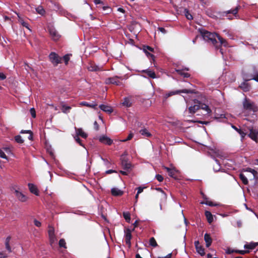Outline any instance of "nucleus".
Wrapping results in <instances>:
<instances>
[{
  "mask_svg": "<svg viewBox=\"0 0 258 258\" xmlns=\"http://www.w3.org/2000/svg\"><path fill=\"white\" fill-rule=\"evenodd\" d=\"M200 32L203 39L208 42H211L216 49H220V52L223 55V51L221 46L226 47L228 43L226 40L223 39L219 34L216 33H212L205 29H200Z\"/></svg>",
  "mask_w": 258,
  "mask_h": 258,
  "instance_id": "f257e3e1",
  "label": "nucleus"
},
{
  "mask_svg": "<svg viewBox=\"0 0 258 258\" xmlns=\"http://www.w3.org/2000/svg\"><path fill=\"white\" fill-rule=\"evenodd\" d=\"M243 109L248 110L256 112L258 110V107L255 105L254 103L251 102L250 99L245 98L242 102Z\"/></svg>",
  "mask_w": 258,
  "mask_h": 258,
  "instance_id": "f03ea898",
  "label": "nucleus"
},
{
  "mask_svg": "<svg viewBox=\"0 0 258 258\" xmlns=\"http://www.w3.org/2000/svg\"><path fill=\"white\" fill-rule=\"evenodd\" d=\"M49 59L54 67H56L62 62V58L54 52H51L49 55Z\"/></svg>",
  "mask_w": 258,
  "mask_h": 258,
  "instance_id": "7ed1b4c3",
  "label": "nucleus"
},
{
  "mask_svg": "<svg viewBox=\"0 0 258 258\" xmlns=\"http://www.w3.org/2000/svg\"><path fill=\"white\" fill-rule=\"evenodd\" d=\"M121 165L122 168L127 171H130L133 167L131 162H128L127 159L125 157L121 156Z\"/></svg>",
  "mask_w": 258,
  "mask_h": 258,
  "instance_id": "20e7f679",
  "label": "nucleus"
},
{
  "mask_svg": "<svg viewBox=\"0 0 258 258\" xmlns=\"http://www.w3.org/2000/svg\"><path fill=\"white\" fill-rule=\"evenodd\" d=\"M124 233L125 243L128 245V247L130 248L131 246V240L132 238V231L130 229L126 228L124 229Z\"/></svg>",
  "mask_w": 258,
  "mask_h": 258,
  "instance_id": "39448f33",
  "label": "nucleus"
},
{
  "mask_svg": "<svg viewBox=\"0 0 258 258\" xmlns=\"http://www.w3.org/2000/svg\"><path fill=\"white\" fill-rule=\"evenodd\" d=\"M164 168L168 172L169 176L174 178L175 179H178L179 177V172L175 169L170 168L169 167H165Z\"/></svg>",
  "mask_w": 258,
  "mask_h": 258,
  "instance_id": "423d86ee",
  "label": "nucleus"
},
{
  "mask_svg": "<svg viewBox=\"0 0 258 258\" xmlns=\"http://www.w3.org/2000/svg\"><path fill=\"white\" fill-rule=\"evenodd\" d=\"M248 137L256 143H258V130L255 128H251L249 131Z\"/></svg>",
  "mask_w": 258,
  "mask_h": 258,
  "instance_id": "0eeeda50",
  "label": "nucleus"
},
{
  "mask_svg": "<svg viewBox=\"0 0 258 258\" xmlns=\"http://www.w3.org/2000/svg\"><path fill=\"white\" fill-rule=\"evenodd\" d=\"M118 77L115 76L113 77L108 78L105 80V83L106 84H114L116 85H119L120 82L118 80Z\"/></svg>",
  "mask_w": 258,
  "mask_h": 258,
  "instance_id": "6e6552de",
  "label": "nucleus"
},
{
  "mask_svg": "<svg viewBox=\"0 0 258 258\" xmlns=\"http://www.w3.org/2000/svg\"><path fill=\"white\" fill-rule=\"evenodd\" d=\"M240 7L239 6H237L233 9H231L228 11H226L223 12V16L228 17L229 14H232L234 16L236 17V15L238 13V12L240 9Z\"/></svg>",
  "mask_w": 258,
  "mask_h": 258,
  "instance_id": "1a4fd4ad",
  "label": "nucleus"
},
{
  "mask_svg": "<svg viewBox=\"0 0 258 258\" xmlns=\"http://www.w3.org/2000/svg\"><path fill=\"white\" fill-rule=\"evenodd\" d=\"M49 32L51 38L54 41H57L59 39L60 35L57 32V31L54 28H49Z\"/></svg>",
  "mask_w": 258,
  "mask_h": 258,
  "instance_id": "9d476101",
  "label": "nucleus"
},
{
  "mask_svg": "<svg viewBox=\"0 0 258 258\" xmlns=\"http://www.w3.org/2000/svg\"><path fill=\"white\" fill-rule=\"evenodd\" d=\"M99 141L101 143L107 145H111L113 143V141L111 139L105 136L100 137L99 139Z\"/></svg>",
  "mask_w": 258,
  "mask_h": 258,
  "instance_id": "9b49d317",
  "label": "nucleus"
},
{
  "mask_svg": "<svg viewBox=\"0 0 258 258\" xmlns=\"http://www.w3.org/2000/svg\"><path fill=\"white\" fill-rule=\"evenodd\" d=\"M15 193L17 198L22 202H25L27 201V198L24 195L22 192L19 191L18 190L16 189L15 190Z\"/></svg>",
  "mask_w": 258,
  "mask_h": 258,
  "instance_id": "f8f14e48",
  "label": "nucleus"
},
{
  "mask_svg": "<svg viewBox=\"0 0 258 258\" xmlns=\"http://www.w3.org/2000/svg\"><path fill=\"white\" fill-rule=\"evenodd\" d=\"M180 93H192V91L191 90H188V89H182V90H177V91H171L168 94L167 96L169 97L172 95L177 94H179Z\"/></svg>",
  "mask_w": 258,
  "mask_h": 258,
  "instance_id": "ddd939ff",
  "label": "nucleus"
},
{
  "mask_svg": "<svg viewBox=\"0 0 258 258\" xmlns=\"http://www.w3.org/2000/svg\"><path fill=\"white\" fill-rule=\"evenodd\" d=\"M28 186L29 189L31 193L33 194L36 196L39 195V191H38V189H37V187L36 186V185H35L33 183H28Z\"/></svg>",
  "mask_w": 258,
  "mask_h": 258,
  "instance_id": "4468645a",
  "label": "nucleus"
},
{
  "mask_svg": "<svg viewBox=\"0 0 258 258\" xmlns=\"http://www.w3.org/2000/svg\"><path fill=\"white\" fill-rule=\"evenodd\" d=\"M99 108L103 111L108 113H111L113 111L112 108L111 106L104 104L99 105Z\"/></svg>",
  "mask_w": 258,
  "mask_h": 258,
  "instance_id": "2eb2a0df",
  "label": "nucleus"
},
{
  "mask_svg": "<svg viewBox=\"0 0 258 258\" xmlns=\"http://www.w3.org/2000/svg\"><path fill=\"white\" fill-rule=\"evenodd\" d=\"M111 193L112 196L117 197L122 196L123 192L117 188L113 187L111 189Z\"/></svg>",
  "mask_w": 258,
  "mask_h": 258,
  "instance_id": "dca6fc26",
  "label": "nucleus"
},
{
  "mask_svg": "<svg viewBox=\"0 0 258 258\" xmlns=\"http://www.w3.org/2000/svg\"><path fill=\"white\" fill-rule=\"evenodd\" d=\"M122 104L123 106H125L126 107H130L132 105V102L131 97H125L123 99V100L122 102Z\"/></svg>",
  "mask_w": 258,
  "mask_h": 258,
  "instance_id": "f3484780",
  "label": "nucleus"
},
{
  "mask_svg": "<svg viewBox=\"0 0 258 258\" xmlns=\"http://www.w3.org/2000/svg\"><path fill=\"white\" fill-rule=\"evenodd\" d=\"M142 72L146 74L147 75L149 78H151L152 79H155V78H156V75L154 71H152V70H151L150 69H147V70H143Z\"/></svg>",
  "mask_w": 258,
  "mask_h": 258,
  "instance_id": "a211bd4d",
  "label": "nucleus"
},
{
  "mask_svg": "<svg viewBox=\"0 0 258 258\" xmlns=\"http://www.w3.org/2000/svg\"><path fill=\"white\" fill-rule=\"evenodd\" d=\"M204 240L206 242V245L207 247H209L212 242V239L211 236L208 233H206L204 235Z\"/></svg>",
  "mask_w": 258,
  "mask_h": 258,
  "instance_id": "6ab92c4d",
  "label": "nucleus"
},
{
  "mask_svg": "<svg viewBox=\"0 0 258 258\" xmlns=\"http://www.w3.org/2000/svg\"><path fill=\"white\" fill-rule=\"evenodd\" d=\"M200 104H195L193 106H191L188 108V111L190 113L194 114L195 113L197 110H199L200 109Z\"/></svg>",
  "mask_w": 258,
  "mask_h": 258,
  "instance_id": "aec40b11",
  "label": "nucleus"
},
{
  "mask_svg": "<svg viewBox=\"0 0 258 258\" xmlns=\"http://www.w3.org/2000/svg\"><path fill=\"white\" fill-rule=\"evenodd\" d=\"M76 128V133H77V136H81V137H82L83 138H84V139H86L87 138V134H86L85 132H84V131H83V130L82 128H77L76 127L75 128Z\"/></svg>",
  "mask_w": 258,
  "mask_h": 258,
  "instance_id": "412c9836",
  "label": "nucleus"
},
{
  "mask_svg": "<svg viewBox=\"0 0 258 258\" xmlns=\"http://www.w3.org/2000/svg\"><path fill=\"white\" fill-rule=\"evenodd\" d=\"M205 216L207 219L208 222L211 224L213 221V217L212 213L208 211H206L205 212Z\"/></svg>",
  "mask_w": 258,
  "mask_h": 258,
  "instance_id": "4be33fe9",
  "label": "nucleus"
},
{
  "mask_svg": "<svg viewBox=\"0 0 258 258\" xmlns=\"http://www.w3.org/2000/svg\"><path fill=\"white\" fill-rule=\"evenodd\" d=\"M239 87L242 89L244 91L247 92L249 90L250 85L246 82H243L239 86Z\"/></svg>",
  "mask_w": 258,
  "mask_h": 258,
  "instance_id": "5701e85b",
  "label": "nucleus"
},
{
  "mask_svg": "<svg viewBox=\"0 0 258 258\" xmlns=\"http://www.w3.org/2000/svg\"><path fill=\"white\" fill-rule=\"evenodd\" d=\"M80 104L82 106L89 107L95 109L97 105L96 104H90L87 102L83 101L80 102Z\"/></svg>",
  "mask_w": 258,
  "mask_h": 258,
  "instance_id": "b1692460",
  "label": "nucleus"
},
{
  "mask_svg": "<svg viewBox=\"0 0 258 258\" xmlns=\"http://www.w3.org/2000/svg\"><path fill=\"white\" fill-rule=\"evenodd\" d=\"M140 133L145 137H150L152 136L151 134L148 132L146 128L142 129L140 131Z\"/></svg>",
  "mask_w": 258,
  "mask_h": 258,
  "instance_id": "393cba45",
  "label": "nucleus"
},
{
  "mask_svg": "<svg viewBox=\"0 0 258 258\" xmlns=\"http://www.w3.org/2000/svg\"><path fill=\"white\" fill-rule=\"evenodd\" d=\"M239 178L242 181V183L244 185H247L248 183V179H247L246 177L242 173L239 174Z\"/></svg>",
  "mask_w": 258,
  "mask_h": 258,
  "instance_id": "a878e982",
  "label": "nucleus"
},
{
  "mask_svg": "<svg viewBox=\"0 0 258 258\" xmlns=\"http://www.w3.org/2000/svg\"><path fill=\"white\" fill-rule=\"evenodd\" d=\"M232 127L239 134L242 138H243L245 136L246 134L240 128H238L234 125H232Z\"/></svg>",
  "mask_w": 258,
  "mask_h": 258,
  "instance_id": "bb28decb",
  "label": "nucleus"
},
{
  "mask_svg": "<svg viewBox=\"0 0 258 258\" xmlns=\"http://www.w3.org/2000/svg\"><path fill=\"white\" fill-rule=\"evenodd\" d=\"M122 215H123V218L126 220V221L128 223H130V220H131L130 213L128 212H124L122 213Z\"/></svg>",
  "mask_w": 258,
  "mask_h": 258,
  "instance_id": "cd10ccee",
  "label": "nucleus"
},
{
  "mask_svg": "<svg viewBox=\"0 0 258 258\" xmlns=\"http://www.w3.org/2000/svg\"><path fill=\"white\" fill-rule=\"evenodd\" d=\"M72 54H67L64 55L62 58V60H63L64 62L66 65H67L69 63V61L70 59V56H72Z\"/></svg>",
  "mask_w": 258,
  "mask_h": 258,
  "instance_id": "c85d7f7f",
  "label": "nucleus"
},
{
  "mask_svg": "<svg viewBox=\"0 0 258 258\" xmlns=\"http://www.w3.org/2000/svg\"><path fill=\"white\" fill-rule=\"evenodd\" d=\"M149 244L153 247H156L158 246V244H157L155 238L153 237L150 238Z\"/></svg>",
  "mask_w": 258,
  "mask_h": 258,
  "instance_id": "c756f323",
  "label": "nucleus"
},
{
  "mask_svg": "<svg viewBox=\"0 0 258 258\" xmlns=\"http://www.w3.org/2000/svg\"><path fill=\"white\" fill-rule=\"evenodd\" d=\"M176 72L178 74L183 76L184 78H188L190 77V74L187 73L183 72L182 70H176Z\"/></svg>",
  "mask_w": 258,
  "mask_h": 258,
  "instance_id": "7c9ffc66",
  "label": "nucleus"
},
{
  "mask_svg": "<svg viewBox=\"0 0 258 258\" xmlns=\"http://www.w3.org/2000/svg\"><path fill=\"white\" fill-rule=\"evenodd\" d=\"M36 11L38 14L42 16L44 15L45 13V11L42 6H38L36 8Z\"/></svg>",
  "mask_w": 258,
  "mask_h": 258,
  "instance_id": "2f4dec72",
  "label": "nucleus"
},
{
  "mask_svg": "<svg viewBox=\"0 0 258 258\" xmlns=\"http://www.w3.org/2000/svg\"><path fill=\"white\" fill-rule=\"evenodd\" d=\"M199 104H200V109H203V110H205L208 113H209L211 112V109H210L209 107L206 105V104H201V103H199Z\"/></svg>",
  "mask_w": 258,
  "mask_h": 258,
  "instance_id": "473e14b6",
  "label": "nucleus"
},
{
  "mask_svg": "<svg viewBox=\"0 0 258 258\" xmlns=\"http://www.w3.org/2000/svg\"><path fill=\"white\" fill-rule=\"evenodd\" d=\"M257 244L255 243H250L249 244L244 245V247L245 248L248 249H253L255 248Z\"/></svg>",
  "mask_w": 258,
  "mask_h": 258,
  "instance_id": "72a5a7b5",
  "label": "nucleus"
},
{
  "mask_svg": "<svg viewBox=\"0 0 258 258\" xmlns=\"http://www.w3.org/2000/svg\"><path fill=\"white\" fill-rule=\"evenodd\" d=\"M197 252L202 256L205 254V249L202 246H200L196 248Z\"/></svg>",
  "mask_w": 258,
  "mask_h": 258,
  "instance_id": "f704fd0d",
  "label": "nucleus"
},
{
  "mask_svg": "<svg viewBox=\"0 0 258 258\" xmlns=\"http://www.w3.org/2000/svg\"><path fill=\"white\" fill-rule=\"evenodd\" d=\"M21 134L28 133L29 135L28 137L29 140H32L33 139V133L30 130H22L20 132Z\"/></svg>",
  "mask_w": 258,
  "mask_h": 258,
  "instance_id": "c9c22d12",
  "label": "nucleus"
},
{
  "mask_svg": "<svg viewBox=\"0 0 258 258\" xmlns=\"http://www.w3.org/2000/svg\"><path fill=\"white\" fill-rule=\"evenodd\" d=\"M71 109V107L69 106H67L66 105H62V112L64 113H67L70 112V109Z\"/></svg>",
  "mask_w": 258,
  "mask_h": 258,
  "instance_id": "e433bc0d",
  "label": "nucleus"
},
{
  "mask_svg": "<svg viewBox=\"0 0 258 258\" xmlns=\"http://www.w3.org/2000/svg\"><path fill=\"white\" fill-rule=\"evenodd\" d=\"M101 8L104 11V14H108L111 11V8L108 6H102Z\"/></svg>",
  "mask_w": 258,
  "mask_h": 258,
  "instance_id": "4c0bfd02",
  "label": "nucleus"
},
{
  "mask_svg": "<svg viewBox=\"0 0 258 258\" xmlns=\"http://www.w3.org/2000/svg\"><path fill=\"white\" fill-rule=\"evenodd\" d=\"M201 204H205L211 207L217 206L218 205V204H214L213 202H212V201H209L208 200L206 201L205 202H202Z\"/></svg>",
  "mask_w": 258,
  "mask_h": 258,
  "instance_id": "58836bf2",
  "label": "nucleus"
},
{
  "mask_svg": "<svg viewBox=\"0 0 258 258\" xmlns=\"http://www.w3.org/2000/svg\"><path fill=\"white\" fill-rule=\"evenodd\" d=\"M144 51H150L152 52H154V49L152 47H150L148 45H144L143 48Z\"/></svg>",
  "mask_w": 258,
  "mask_h": 258,
  "instance_id": "ea45409f",
  "label": "nucleus"
},
{
  "mask_svg": "<svg viewBox=\"0 0 258 258\" xmlns=\"http://www.w3.org/2000/svg\"><path fill=\"white\" fill-rule=\"evenodd\" d=\"M15 141L19 144H22L24 143V140L22 139V137L20 135H17L15 137Z\"/></svg>",
  "mask_w": 258,
  "mask_h": 258,
  "instance_id": "a19ab883",
  "label": "nucleus"
},
{
  "mask_svg": "<svg viewBox=\"0 0 258 258\" xmlns=\"http://www.w3.org/2000/svg\"><path fill=\"white\" fill-rule=\"evenodd\" d=\"M88 69L90 71H98L100 70L99 67L96 65H91Z\"/></svg>",
  "mask_w": 258,
  "mask_h": 258,
  "instance_id": "79ce46f5",
  "label": "nucleus"
},
{
  "mask_svg": "<svg viewBox=\"0 0 258 258\" xmlns=\"http://www.w3.org/2000/svg\"><path fill=\"white\" fill-rule=\"evenodd\" d=\"M59 246L60 247H63L67 248L66 243L65 240L63 238L60 239L59 241Z\"/></svg>",
  "mask_w": 258,
  "mask_h": 258,
  "instance_id": "37998d69",
  "label": "nucleus"
},
{
  "mask_svg": "<svg viewBox=\"0 0 258 258\" xmlns=\"http://www.w3.org/2000/svg\"><path fill=\"white\" fill-rule=\"evenodd\" d=\"M49 239L50 244L52 247L53 244L55 243L56 241V237L55 236H49Z\"/></svg>",
  "mask_w": 258,
  "mask_h": 258,
  "instance_id": "c03bdc74",
  "label": "nucleus"
},
{
  "mask_svg": "<svg viewBox=\"0 0 258 258\" xmlns=\"http://www.w3.org/2000/svg\"><path fill=\"white\" fill-rule=\"evenodd\" d=\"M144 52L146 53V55L148 56V58L152 59L153 61H155V56L153 54L150 53L149 52L147 51Z\"/></svg>",
  "mask_w": 258,
  "mask_h": 258,
  "instance_id": "a18cd8bd",
  "label": "nucleus"
},
{
  "mask_svg": "<svg viewBox=\"0 0 258 258\" xmlns=\"http://www.w3.org/2000/svg\"><path fill=\"white\" fill-rule=\"evenodd\" d=\"M185 16L188 20H192L193 19L192 16L189 13L188 11L186 9L185 10Z\"/></svg>",
  "mask_w": 258,
  "mask_h": 258,
  "instance_id": "49530a36",
  "label": "nucleus"
},
{
  "mask_svg": "<svg viewBox=\"0 0 258 258\" xmlns=\"http://www.w3.org/2000/svg\"><path fill=\"white\" fill-rule=\"evenodd\" d=\"M235 252L243 255L245 254V253L249 252V251L248 250H235Z\"/></svg>",
  "mask_w": 258,
  "mask_h": 258,
  "instance_id": "de8ad7c7",
  "label": "nucleus"
},
{
  "mask_svg": "<svg viewBox=\"0 0 258 258\" xmlns=\"http://www.w3.org/2000/svg\"><path fill=\"white\" fill-rule=\"evenodd\" d=\"M133 136H134V134L133 133H130L128 135V136H127V138H126L125 139L122 140V142H125L128 141H130L133 138Z\"/></svg>",
  "mask_w": 258,
  "mask_h": 258,
  "instance_id": "09e8293b",
  "label": "nucleus"
},
{
  "mask_svg": "<svg viewBox=\"0 0 258 258\" xmlns=\"http://www.w3.org/2000/svg\"><path fill=\"white\" fill-rule=\"evenodd\" d=\"M48 235H49V236H55L54 230L53 228H52V227L49 228V229L48 230Z\"/></svg>",
  "mask_w": 258,
  "mask_h": 258,
  "instance_id": "8fccbe9b",
  "label": "nucleus"
},
{
  "mask_svg": "<svg viewBox=\"0 0 258 258\" xmlns=\"http://www.w3.org/2000/svg\"><path fill=\"white\" fill-rule=\"evenodd\" d=\"M74 138L77 143H78L80 146L84 147V145L82 143V140L79 137L76 136Z\"/></svg>",
  "mask_w": 258,
  "mask_h": 258,
  "instance_id": "3c124183",
  "label": "nucleus"
},
{
  "mask_svg": "<svg viewBox=\"0 0 258 258\" xmlns=\"http://www.w3.org/2000/svg\"><path fill=\"white\" fill-rule=\"evenodd\" d=\"M30 112L32 115V117L33 118H35L36 117V111H35V110L34 108H32L30 109Z\"/></svg>",
  "mask_w": 258,
  "mask_h": 258,
  "instance_id": "603ef678",
  "label": "nucleus"
},
{
  "mask_svg": "<svg viewBox=\"0 0 258 258\" xmlns=\"http://www.w3.org/2000/svg\"><path fill=\"white\" fill-rule=\"evenodd\" d=\"M156 178L157 179V180L159 181V182H162L163 181V179H164V178L162 176V175H160V174H157L156 175Z\"/></svg>",
  "mask_w": 258,
  "mask_h": 258,
  "instance_id": "864d4df0",
  "label": "nucleus"
},
{
  "mask_svg": "<svg viewBox=\"0 0 258 258\" xmlns=\"http://www.w3.org/2000/svg\"><path fill=\"white\" fill-rule=\"evenodd\" d=\"M251 80H254L255 81L258 82V74H256V75H254V76L253 77H251L249 79H247L245 81H247Z\"/></svg>",
  "mask_w": 258,
  "mask_h": 258,
  "instance_id": "5fc2aeb1",
  "label": "nucleus"
},
{
  "mask_svg": "<svg viewBox=\"0 0 258 258\" xmlns=\"http://www.w3.org/2000/svg\"><path fill=\"white\" fill-rule=\"evenodd\" d=\"M246 171L252 173L254 176H255V174L257 173L255 170L250 168H247Z\"/></svg>",
  "mask_w": 258,
  "mask_h": 258,
  "instance_id": "6e6d98bb",
  "label": "nucleus"
},
{
  "mask_svg": "<svg viewBox=\"0 0 258 258\" xmlns=\"http://www.w3.org/2000/svg\"><path fill=\"white\" fill-rule=\"evenodd\" d=\"M0 157L4 159H7V156L3 151L0 149Z\"/></svg>",
  "mask_w": 258,
  "mask_h": 258,
  "instance_id": "4d7b16f0",
  "label": "nucleus"
},
{
  "mask_svg": "<svg viewBox=\"0 0 258 258\" xmlns=\"http://www.w3.org/2000/svg\"><path fill=\"white\" fill-rule=\"evenodd\" d=\"M34 225L38 227H39L41 226V223L40 222H39V221H38L36 219H34Z\"/></svg>",
  "mask_w": 258,
  "mask_h": 258,
  "instance_id": "13d9d810",
  "label": "nucleus"
},
{
  "mask_svg": "<svg viewBox=\"0 0 258 258\" xmlns=\"http://www.w3.org/2000/svg\"><path fill=\"white\" fill-rule=\"evenodd\" d=\"M11 236H8L6 239V241H5V245L7 246V245H10V240H11Z\"/></svg>",
  "mask_w": 258,
  "mask_h": 258,
  "instance_id": "bf43d9fd",
  "label": "nucleus"
},
{
  "mask_svg": "<svg viewBox=\"0 0 258 258\" xmlns=\"http://www.w3.org/2000/svg\"><path fill=\"white\" fill-rule=\"evenodd\" d=\"M8 254L4 252H0V258H7Z\"/></svg>",
  "mask_w": 258,
  "mask_h": 258,
  "instance_id": "052dcab7",
  "label": "nucleus"
},
{
  "mask_svg": "<svg viewBox=\"0 0 258 258\" xmlns=\"http://www.w3.org/2000/svg\"><path fill=\"white\" fill-rule=\"evenodd\" d=\"M158 29L163 34H165L167 32L165 29L163 27H158Z\"/></svg>",
  "mask_w": 258,
  "mask_h": 258,
  "instance_id": "680f3d73",
  "label": "nucleus"
},
{
  "mask_svg": "<svg viewBox=\"0 0 258 258\" xmlns=\"http://www.w3.org/2000/svg\"><path fill=\"white\" fill-rule=\"evenodd\" d=\"M235 250L231 249H230V248H228V249H227L226 251V253L227 254H231V253H233V252H235Z\"/></svg>",
  "mask_w": 258,
  "mask_h": 258,
  "instance_id": "e2e57ef3",
  "label": "nucleus"
},
{
  "mask_svg": "<svg viewBox=\"0 0 258 258\" xmlns=\"http://www.w3.org/2000/svg\"><path fill=\"white\" fill-rule=\"evenodd\" d=\"M21 23L23 27H25L29 29V28H28V24L27 23L24 22L23 20H21Z\"/></svg>",
  "mask_w": 258,
  "mask_h": 258,
  "instance_id": "0e129e2a",
  "label": "nucleus"
},
{
  "mask_svg": "<svg viewBox=\"0 0 258 258\" xmlns=\"http://www.w3.org/2000/svg\"><path fill=\"white\" fill-rule=\"evenodd\" d=\"M6 78V76L3 73H0V80H4Z\"/></svg>",
  "mask_w": 258,
  "mask_h": 258,
  "instance_id": "69168bd1",
  "label": "nucleus"
},
{
  "mask_svg": "<svg viewBox=\"0 0 258 258\" xmlns=\"http://www.w3.org/2000/svg\"><path fill=\"white\" fill-rule=\"evenodd\" d=\"M94 127L96 131L99 130V125L96 121L94 122Z\"/></svg>",
  "mask_w": 258,
  "mask_h": 258,
  "instance_id": "338daca9",
  "label": "nucleus"
},
{
  "mask_svg": "<svg viewBox=\"0 0 258 258\" xmlns=\"http://www.w3.org/2000/svg\"><path fill=\"white\" fill-rule=\"evenodd\" d=\"M172 254V253H170L168 254L167 255H166L164 257H158V258H171Z\"/></svg>",
  "mask_w": 258,
  "mask_h": 258,
  "instance_id": "774afa93",
  "label": "nucleus"
}]
</instances>
